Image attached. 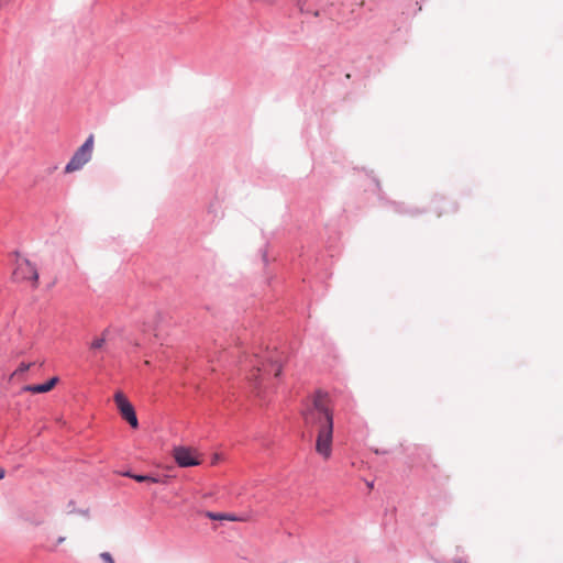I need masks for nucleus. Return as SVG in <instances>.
Returning <instances> with one entry per match:
<instances>
[{"instance_id": "nucleus-1", "label": "nucleus", "mask_w": 563, "mask_h": 563, "mask_svg": "<svg viewBox=\"0 0 563 563\" xmlns=\"http://www.w3.org/2000/svg\"><path fill=\"white\" fill-rule=\"evenodd\" d=\"M301 417L305 427L316 433V452L324 460L332 454L333 409L327 393L316 391L302 404Z\"/></svg>"}, {"instance_id": "nucleus-2", "label": "nucleus", "mask_w": 563, "mask_h": 563, "mask_svg": "<svg viewBox=\"0 0 563 563\" xmlns=\"http://www.w3.org/2000/svg\"><path fill=\"white\" fill-rule=\"evenodd\" d=\"M284 356L276 350L265 351L263 355H254L249 361L250 372L247 379L255 385L262 386L268 382L271 376L278 377L283 369Z\"/></svg>"}, {"instance_id": "nucleus-3", "label": "nucleus", "mask_w": 563, "mask_h": 563, "mask_svg": "<svg viewBox=\"0 0 563 563\" xmlns=\"http://www.w3.org/2000/svg\"><path fill=\"white\" fill-rule=\"evenodd\" d=\"M95 137L93 135H89L85 143L74 153L70 161L65 166V173L71 174L81 169L92 156Z\"/></svg>"}, {"instance_id": "nucleus-4", "label": "nucleus", "mask_w": 563, "mask_h": 563, "mask_svg": "<svg viewBox=\"0 0 563 563\" xmlns=\"http://www.w3.org/2000/svg\"><path fill=\"white\" fill-rule=\"evenodd\" d=\"M12 276L15 282H31L33 287H36L38 283L37 269L25 258L16 262Z\"/></svg>"}, {"instance_id": "nucleus-5", "label": "nucleus", "mask_w": 563, "mask_h": 563, "mask_svg": "<svg viewBox=\"0 0 563 563\" xmlns=\"http://www.w3.org/2000/svg\"><path fill=\"white\" fill-rule=\"evenodd\" d=\"M114 402L122 418L126 420L132 428H137L139 421L135 410L122 391L119 390L114 394Z\"/></svg>"}, {"instance_id": "nucleus-6", "label": "nucleus", "mask_w": 563, "mask_h": 563, "mask_svg": "<svg viewBox=\"0 0 563 563\" xmlns=\"http://www.w3.org/2000/svg\"><path fill=\"white\" fill-rule=\"evenodd\" d=\"M173 456L180 467L196 466L201 463L197 451L186 446L175 448Z\"/></svg>"}, {"instance_id": "nucleus-7", "label": "nucleus", "mask_w": 563, "mask_h": 563, "mask_svg": "<svg viewBox=\"0 0 563 563\" xmlns=\"http://www.w3.org/2000/svg\"><path fill=\"white\" fill-rule=\"evenodd\" d=\"M331 4V0H298L300 11L314 16H319Z\"/></svg>"}, {"instance_id": "nucleus-8", "label": "nucleus", "mask_w": 563, "mask_h": 563, "mask_svg": "<svg viewBox=\"0 0 563 563\" xmlns=\"http://www.w3.org/2000/svg\"><path fill=\"white\" fill-rule=\"evenodd\" d=\"M58 382V378L57 377H53L51 378L48 382L44 383V384H40V385H27L23 388V390L25 391H30V393H33V394H43V393H47L49 390H52L55 385L57 384Z\"/></svg>"}, {"instance_id": "nucleus-9", "label": "nucleus", "mask_w": 563, "mask_h": 563, "mask_svg": "<svg viewBox=\"0 0 563 563\" xmlns=\"http://www.w3.org/2000/svg\"><path fill=\"white\" fill-rule=\"evenodd\" d=\"M108 335H109V330L108 329L103 330L100 336L92 340V342L90 343V350L97 351V350L102 349L107 342Z\"/></svg>"}, {"instance_id": "nucleus-10", "label": "nucleus", "mask_w": 563, "mask_h": 563, "mask_svg": "<svg viewBox=\"0 0 563 563\" xmlns=\"http://www.w3.org/2000/svg\"><path fill=\"white\" fill-rule=\"evenodd\" d=\"M123 476H126V477H130V478H133L135 479L136 482H140V483H158V479L156 477H153V476H148V475H136V474H132L130 472H125L122 474Z\"/></svg>"}, {"instance_id": "nucleus-11", "label": "nucleus", "mask_w": 563, "mask_h": 563, "mask_svg": "<svg viewBox=\"0 0 563 563\" xmlns=\"http://www.w3.org/2000/svg\"><path fill=\"white\" fill-rule=\"evenodd\" d=\"M206 516L211 520H229V521L240 520L239 518H236L232 515H229V514H216V512L208 511V512H206Z\"/></svg>"}, {"instance_id": "nucleus-12", "label": "nucleus", "mask_w": 563, "mask_h": 563, "mask_svg": "<svg viewBox=\"0 0 563 563\" xmlns=\"http://www.w3.org/2000/svg\"><path fill=\"white\" fill-rule=\"evenodd\" d=\"M31 367V364L27 363H21L19 367L15 369L14 375L22 374L26 371H29Z\"/></svg>"}, {"instance_id": "nucleus-13", "label": "nucleus", "mask_w": 563, "mask_h": 563, "mask_svg": "<svg viewBox=\"0 0 563 563\" xmlns=\"http://www.w3.org/2000/svg\"><path fill=\"white\" fill-rule=\"evenodd\" d=\"M100 558L106 562V563H115L112 555L109 553V552H102L100 554Z\"/></svg>"}, {"instance_id": "nucleus-14", "label": "nucleus", "mask_w": 563, "mask_h": 563, "mask_svg": "<svg viewBox=\"0 0 563 563\" xmlns=\"http://www.w3.org/2000/svg\"><path fill=\"white\" fill-rule=\"evenodd\" d=\"M66 540L65 537H59L57 540H56V543L54 544V547L51 549L52 551H55L57 549V547L59 544H62L64 541Z\"/></svg>"}, {"instance_id": "nucleus-15", "label": "nucleus", "mask_w": 563, "mask_h": 563, "mask_svg": "<svg viewBox=\"0 0 563 563\" xmlns=\"http://www.w3.org/2000/svg\"><path fill=\"white\" fill-rule=\"evenodd\" d=\"M4 475H5V471H4V468H2L0 466V479H2L4 477Z\"/></svg>"}, {"instance_id": "nucleus-16", "label": "nucleus", "mask_w": 563, "mask_h": 563, "mask_svg": "<svg viewBox=\"0 0 563 563\" xmlns=\"http://www.w3.org/2000/svg\"><path fill=\"white\" fill-rule=\"evenodd\" d=\"M216 461H218V456H214V461H212V464H216Z\"/></svg>"}, {"instance_id": "nucleus-17", "label": "nucleus", "mask_w": 563, "mask_h": 563, "mask_svg": "<svg viewBox=\"0 0 563 563\" xmlns=\"http://www.w3.org/2000/svg\"><path fill=\"white\" fill-rule=\"evenodd\" d=\"M216 461H218V456H214V461H212V464H216Z\"/></svg>"}, {"instance_id": "nucleus-18", "label": "nucleus", "mask_w": 563, "mask_h": 563, "mask_svg": "<svg viewBox=\"0 0 563 563\" xmlns=\"http://www.w3.org/2000/svg\"><path fill=\"white\" fill-rule=\"evenodd\" d=\"M216 461H218V456H214V461H212V464H216Z\"/></svg>"}, {"instance_id": "nucleus-19", "label": "nucleus", "mask_w": 563, "mask_h": 563, "mask_svg": "<svg viewBox=\"0 0 563 563\" xmlns=\"http://www.w3.org/2000/svg\"><path fill=\"white\" fill-rule=\"evenodd\" d=\"M455 563H466V562H464V561H462V560H459V561H456Z\"/></svg>"}]
</instances>
